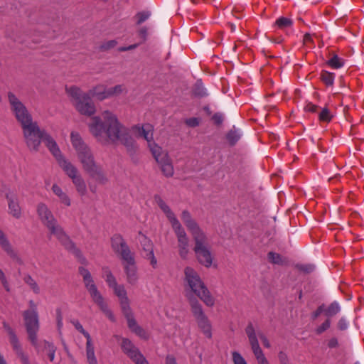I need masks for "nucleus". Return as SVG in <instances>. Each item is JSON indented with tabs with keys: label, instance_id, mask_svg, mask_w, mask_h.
<instances>
[{
	"label": "nucleus",
	"instance_id": "nucleus-1",
	"mask_svg": "<svg viewBox=\"0 0 364 364\" xmlns=\"http://www.w3.org/2000/svg\"><path fill=\"white\" fill-rule=\"evenodd\" d=\"M90 133L102 145L114 144L120 142L127 148L129 155L136 154L138 146L129 132L112 112L106 110L102 116L91 118L88 124Z\"/></svg>",
	"mask_w": 364,
	"mask_h": 364
},
{
	"label": "nucleus",
	"instance_id": "nucleus-2",
	"mask_svg": "<svg viewBox=\"0 0 364 364\" xmlns=\"http://www.w3.org/2000/svg\"><path fill=\"white\" fill-rule=\"evenodd\" d=\"M11 109L17 121L21 124L27 146L31 151H38L46 131L41 129L26 106L11 92L8 93Z\"/></svg>",
	"mask_w": 364,
	"mask_h": 364
},
{
	"label": "nucleus",
	"instance_id": "nucleus-3",
	"mask_svg": "<svg viewBox=\"0 0 364 364\" xmlns=\"http://www.w3.org/2000/svg\"><path fill=\"white\" fill-rule=\"evenodd\" d=\"M37 213L42 223L50 230V234L55 235L68 251L80 259L81 263L85 264L86 259L82 256L80 250L76 247L62 227L58 224L57 220L47 205L43 203H39L37 206Z\"/></svg>",
	"mask_w": 364,
	"mask_h": 364
},
{
	"label": "nucleus",
	"instance_id": "nucleus-4",
	"mask_svg": "<svg viewBox=\"0 0 364 364\" xmlns=\"http://www.w3.org/2000/svg\"><path fill=\"white\" fill-rule=\"evenodd\" d=\"M185 280L189 287L191 291L186 292L191 294L195 297L197 296L208 306H213L215 304V299L211 296L210 291L202 281L199 274L192 267H186L184 269Z\"/></svg>",
	"mask_w": 364,
	"mask_h": 364
},
{
	"label": "nucleus",
	"instance_id": "nucleus-5",
	"mask_svg": "<svg viewBox=\"0 0 364 364\" xmlns=\"http://www.w3.org/2000/svg\"><path fill=\"white\" fill-rule=\"evenodd\" d=\"M66 93L71 97L75 109L82 115L91 117L96 112L95 103L90 95L84 92L80 87L73 85L65 87Z\"/></svg>",
	"mask_w": 364,
	"mask_h": 364
},
{
	"label": "nucleus",
	"instance_id": "nucleus-6",
	"mask_svg": "<svg viewBox=\"0 0 364 364\" xmlns=\"http://www.w3.org/2000/svg\"><path fill=\"white\" fill-rule=\"evenodd\" d=\"M186 299L191 306V312L197 322L198 326L207 338H212V325L208 316L205 314L202 305L196 297L191 294L186 295Z\"/></svg>",
	"mask_w": 364,
	"mask_h": 364
},
{
	"label": "nucleus",
	"instance_id": "nucleus-7",
	"mask_svg": "<svg viewBox=\"0 0 364 364\" xmlns=\"http://www.w3.org/2000/svg\"><path fill=\"white\" fill-rule=\"evenodd\" d=\"M195 242L193 251L198 262L205 267L212 265L213 257L208 247L205 233L193 237Z\"/></svg>",
	"mask_w": 364,
	"mask_h": 364
},
{
	"label": "nucleus",
	"instance_id": "nucleus-8",
	"mask_svg": "<svg viewBox=\"0 0 364 364\" xmlns=\"http://www.w3.org/2000/svg\"><path fill=\"white\" fill-rule=\"evenodd\" d=\"M29 309L23 312V318L28 337L33 341H35V334H37L39 328V317L36 304L33 300L28 301Z\"/></svg>",
	"mask_w": 364,
	"mask_h": 364
},
{
	"label": "nucleus",
	"instance_id": "nucleus-9",
	"mask_svg": "<svg viewBox=\"0 0 364 364\" xmlns=\"http://www.w3.org/2000/svg\"><path fill=\"white\" fill-rule=\"evenodd\" d=\"M80 161L85 171L87 172L92 178L95 179L100 184H105L108 181L101 166L95 162L92 154L85 159H82Z\"/></svg>",
	"mask_w": 364,
	"mask_h": 364
},
{
	"label": "nucleus",
	"instance_id": "nucleus-10",
	"mask_svg": "<svg viewBox=\"0 0 364 364\" xmlns=\"http://www.w3.org/2000/svg\"><path fill=\"white\" fill-rule=\"evenodd\" d=\"M151 154L160 166L161 171L166 177H171L173 175V166L168 153L159 146H154L151 148Z\"/></svg>",
	"mask_w": 364,
	"mask_h": 364
},
{
	"label": "nucleus",
	"instance_id": "nucleus-11",
	"mask_svg": "<svg viewBox=\"0 0 364 364\" xmlns=\"http://www.w3.org/2000/svg\"><path fill=\"white\" fill-rule=\"evenodd\" d=\"M111 247L122 261L135 255L122 235L119 233L114 234L112 236Z\"/></svg>",
	"mask_w": 364,
	"mask_h": 364
},
{
	"label": "nucleus",
	"instance_id": "nucleus-12",
	"mask_svg": "<svg viewBox=\"0 0 364 364\" xmlns=\"http://www.w3.org/2000/svg\"><path fill=\"white\" fill-rule=\"evenodd\" d=\"M1 192L4 194L8 201L9 213L14 218L19 219L21 217L22 211L19 205L17 194L14 193L11 188L6 186L2 187Z\"/></svg>",
	"mask_w": 364,
	"mask_h": 364
},
{
	"label": "nucleus",
	"instance_id": "nucleus-13",
	"mask_svg": "<svg viewBox=\"0 0 364 364\" xmlns=\"http://www.w3.org/2000/svg\"><path fill=\"white\" fill-rule=\"evenodd\" d=\"M171 226L177 237L179 255L182 259H186L189 252L187 234L179 221Z\"/></svg>",
	"mask_w": 364,
	"mask_h": 364
},
{
	"label": "nucleus",
	"instance_id": "nucleus-14",
	"mask_svg": "<svg viewBox=\"0 0 364 364\" xmlns=\"http://www.w3.org/2000/svg\"><path fill=\"white\" fill-rule=\"evenodd\" d=\"M70 140L72 145L77 151V157L80 161L92 154L91 149L84 142L78 132H72L70 134Z\"/></svg>",
	"mask_w": 364,
	"mask_h": 364
},
{
	"label": "nucleus",
	"instance_id": "nucleus-15",
	"mask_svg": "<svg viewBox=\"0 0 364 364\" xmlns=\"http://www.w3.org/2000/svg\"><path fill=\"white\" fill-rule=\"evenodd\" d=\"M31 345L35 348L38 355L42 354L44 350H48V356L50 362H53L55 355L57 350L56 346L53 343L49 342L46 340L38 341L37 334H35V341H33L30 337H28Z\"/></svg>",
	"mask_w": 364,
	"mask_h": 364
},
{
	"label": "nucleus",
	"instance_id": "nucleus-16",
	"mask_svg": "<svg viewBox=\"0 0 364 364\" xmlns=\"http://www.w3.org/2000/svg\"><path fill=\"white\" fill-rule=\"evenodd\" d=\"M132 130L138 138H143L147 142L150 151L154 146H158L153 139V126L150 124H145L144 125L136 124L132 127Z\"/></svg>",
	"mask_w": 364,
	"mask_h": 364
},
{
	"label": "nucleus",
	"instance_id": "nucleus-17",
	"mask_svg": "<svg viewBox=\"0 0 364 364\" xmlns=\"http://www.w3.org/2000/svg\"><path fill=\"white\" fill-rule=\"evenodd\" d=\"M245 333L248 337L252 352L257 359V361L265 358L263 351L262 350L258 339L257 338L255 330L253 326V324L250 322L248 323L247 327L245 328Z\"/></svg>",
	"mask_w": 364,
	"mask_h": 364
},
{
	"label": "nucleus",
	"instance_id": "nucleus-18",
	"mask_svg": "<svg viewBox=\"0 0 364 364\" xmlns=\"http://www.w3.org/2000/svg\"><path fill=\"white\" fill-rule=\"evenodd\" d=\"M124 272L127 276V281L129 284L134 285L138 280L137 267L135 261V255L122 260Z\"/></svg>",
	"mask_w": 364,
	"mask_h": 364
},
{
	"label": "nucleus",
	"instance_id": "nucleus-19",
	"mask_svg": "<svg viewBox=\"0 0 364 364\" xmlns=\"http://www.w3.org/2000/svg\"><path fill=\"white\" fill-rule=\"evenodd\" d=\"M121 310L127 319L129 328L139 337L146 338V332L141 326L137 324L130 306Z\"/></svg>",
	"mask_w": 364,
	"mask_h": 364
},
{
	"label": "nucleus",
	"instance_id": "nucleus-20",
	"mask_svg": "<svg viewBox=\"0 0 364 364\" xmlns=\"http://www.w3.org/2000/svg\"><path fill=\"white\" fill-rule=\"evenodd\" d=\"M181 220L192 235L193 237L204 233L196 221L192 218L189 211L184 210L182 212Z\"/></svg>",
	"mask_w": 364,
	"mask_h": 364
},
{
	"label": "nucleus",
	"instance_id": "nucleus-21",
	"mask_svg": "<svg viewBox=\"0 0 364 364\" xmlns=\"http://www.w3.org/2000/svg\"><path fill=\"white\" fill-rule=\"evenodd\" d=\"M0 245L4 251L18 264H23V261L18 253L14 250L9 240L1 230H0Z\"/></svg>",
	"mask_w": 364,
	"mask_h": 364
},
{
	"label": "nucleus",
	"instance_id": "nucleus-22",
	"mask_svg": "<svg viewBox=\"0 0 364 364\" xmlns=\"http://www.w3.org/2000/svg\"><path fill=\"white\" fill-rule=\"evenodd\" d=\"M85 287L88 291L92 301L96 303L99 300L103 298L100 292L98 291L97 286L95 285L94 280L91 277L83 280Z\"/></svg>",
	"mask_w": 364,
	"mask_h": 364
},
{
	"label": "nucleus",
	"instance_id": "nucleus-23",
	"mask_svg": "<svg viewBox=\"0 0 364 364\" xmlns=\"http://www.w3.org/2000/svg\"><path fill=\"white\" fill-rule=\"evenodd\" d=\"M112 289L114 294L119 298L121 309L129 307V299L124 285L117 284Z\"/></svg>",
	"mask_w": 364,
	"mask_h": 364
},
{
	"label": "nucleus",
	"instance_id": "nucleus-24",
	"mask_svg": "<svg viewBox=\"0 0 364 364\" xmlns=\"http://www.w3.org/2000/svg\"><path fill=\"white\" fill-rule=\"evenodd\" d=\"M154 200L156 202L159 207L166 214L171 225L179 221L174 215V213L172 212L169 206L164 201V200L159 195L154 196Z\"/></svg>",
	"mask_w": 364,
	"mask_h": 364
},
{
	"label": "nucleus",
	"instance_id": "nucleus-25",
	"mask_svg": "<svg viewBox=\"0 0 364 364\" xmlns=\"http://www.w3.org/2000/svg\"><path fill=\"white\" fill-rule=\"evenodd\" d=\"M59 166L63 168L65 173L71 178H74L78 175V170L70 162L67 161L65 158L58 162Z\"/></svg>",
	"mask_w": 364,
	"mask_h": 364
},
{
	"label": "nucleus",
	"instance_id": "nucleus-26",
	"mask_svg": "<svg viewBox=\"0 0 364 364\" xmlns=\"http://www.w3.org/2000/svg\"><path fill=\"white\" fill-rule=\"evenodd\" d=\"M88 93L90 95V97H96L100 101L110 97L108 89L101 85H97L90 90Z\"/></svg>",
	"mask_w": 364,
	"mask_h": 364
},
{
	"label": "nucleus",
	"instance_id": "nucleus-27",
	"mask_svg": "<svg viewBox=\"0 0 364 364\" xmlns=\"http://www.w3.org/2000/svg\"><path fill=\"white\" fill-rule=\"evenodd\" d=\"M3 327L9 336V341L12 346L13 350H16L21 348L18 338L14 329L6 322H3Z\"/></svg>",
	"mask_w": 364,
	"mask_h": 364
},
{
	"label": "nucleus",
	"instance_id": "nucleus-28",
	"mask_svg": "<svg viewBox=\"0 0 364 364\" xmlns=\"http://www.w3.org/2000/svg\"><path fill=\"white\" fill-rule=\"evenodd\" d=\"M73 184L75 186L76 191L80 196H84L87 193V186L86 183L81 176V175H78L75 178L72 179Z\"/></svg>",
	"mask_w": 364,
	"mask_h": 364
},
{
	"label": "nucleus",
	"instance_id": "nucleus-29",
	"mask_svg": "<svg viewBox=\"0 0 364 364\" xmlns=\"http://www.w3.org/2000/svg\"><path fill=\"white\" fill-rule=\"evenodd\" d=\"M52 191L59 198L60 202L65 204L66 206H70L71 204L69 196L63 191L61 188L57 184H53L52 186Z\"/></svg>",
	"mask_w": 364,
	"mask_h": 364
},
{
	"label": "nucleus",
	"instance_id": "nucleus-30",
	"mask_svg": "<svg viewBox=\"0 0 364 364\" xmlns=\"http://www.w3.org/2000/svg\"><path fill=\"white\" fill-rule=\"evenodd\" d=\"M241 137V134L239 130L235 128V126L228 131L226 134V139L230 144V146H235L236 143L240 140Z\"/></svg>",
	"mask_w": 364,
	"mask_h": 364
},
{
	"label": "nucleus",
	"instance_id": "nucleus-31",
	"mask_svg": "<svg viewBox=\"0 0 364 364\" xmlns=\"http://www.w3.org/2000/svg\"><path fill=\"white\" fill-rule=\"evenodd\" d=\"M140 243L142 247L144 257L154 254V245L151 240L144 235Z\"/></svg>",
	"mask_w": 364,
	"mask_h": 364
},
{
	"label": "nucleus",
	"instance_id": "nucleus-32",
	"mask_svg": "<svg viewBox=\"0 0 364 364\" xmlns=\"http://www.w3.org/2000/svg\"><path fill=\"white\" fill-rule=\"evenodd\" d=\"M193 95L199 98L205 97L208 95L206 89L204 87L201 80H198L193 88Z\"/></svg>",
	"mask_w": 364,
	"mask_h": 364
},
{
	"label": "nucleus",
	"instance_id": "nucleus-33",
	"mask_svg": "<svg viewBox=\"0 0 364 364\" xmlns=\"http://www.w3.org/2000/svg\"><path fill=\"white\" fill-rule=\"evenodd\" d=\"M326 64L333 69H339L344 65V60L336 54H333L331 58L326 61Z\"/></svg>",
	"mask_w": 364,
	"mask_h": 364
},
{
	"label": "nucleus",
	"instance_id": "nucleus-34",
	"mask_svg": "<svg viewBox=\"0 0 364 364\" xmlns=\"http://www.w3.org/2000/svg\"><path fill=\"white\" fill-rule=\"evenodd\" d=\"M320 79L327 87H331L333 85L335 74L326 70H322L321 73Z\"/></svg>",
	"mask_w": 364,
	"mask_h": 364
},
{
	"label": "nucleus",
	"instance_id": "nucleus-35",
	"mask_svg": "<svg viewBox=\"0 0 364 364\" xmlns=\"http://www.w3.org/2000/svg\"><path fill=\"white\" fill-rule=\"evenodd\" d=\"M341 311V306L338 301H334L326 309L325 308V315L329 318V317H332L337 314H338Z\"/></svg>",
	"mask_w": 364,
	"mask_h": 364
},
{
	"label": "nucleus",
	"instance_id": "nucleus-36",
	"mask_svg": "<svg viewBox=\"0 0 364 364\" xmlns=\"http://www.w3.org/2000/svg\"><path fill=\"white\" fill-rule=\"evenodd\" d=\"M95 304L99 306L100 310L105 314V315L108 317V318L110 321H115L114 316L112 314V311L109 309L107 304L104 300V298L101 299V300H99Z\"/></svg>",
	"mask_w": 364,
	"mask_h": 364
},
{
	"label": "nucleus",
	"instance_id": "nucleus-37",
	"mask_svg": "<svg viewBox=\"0 0 364 364\" xmlns=\"http://www.w3.org/2000/svg\"><path fill=\"white\" fill-rule=\"evenodd\" d=\"M102 271L105 274V281L109 287L112 289L113 287L118 284L114 276L113 275V274L112 273L108 267H104L102 268Z\"/></svg>",
	"mask_w": 364,
	"mask_h": 364
},
{
	"label": "nucleus",
	"instance_id": "nucleus-38",
	"mask_svg": "<svg viewBox=\"0 0 364 364\" xmlns=\"http://www.w3.org/2000/svg\"><path fill=\"white\" fill-rule=\"evenodd\" d=\"M275 25L280 29L289 28L293 25V21L287 17L281 16L275 21Z\"/></svg>",
	"mask_w": 364,
	"mask_h": 364
},
{
	"label": "nucleus",
	"instance_id": "nucleus-39",
	"mask_svg": "<svg viewBox=\"0 0 364 364\" xmlns=\"http://www.w3.org/2000/svg\"><path fill=\"white\" fill-rule=\"evenodd\" d=\"M86 355L87 361L97 359L95 355V348L92 343L91 338L86 339Z\"/></svg>",
	"mask_w": 364,
	"mask_h": 364
},
{
	"label": "nucleus",
	"instance_id": "nucleus-40",
	"mask_svg": "<svg viewBox=\"0 0 364 364\" xmlns=\"http://www.w3.org/2000/svg\"><path fill=\"white\" fill-rule=\"evenodd\" d=\"M24 282L28 284L35 294H39L40 288L36 282L29 274H26L23 278Z\"/></svg>",
	"mask_w": 364,
	"mask_h": 364
},
{
	"label": "nucleus",
	"instance_id": "nucleus-41",
	"mask_svg": "<svg viewBox=\"0 0 364 364\" xmlns=\"http://www.w3.org/2000/svg\"><path fill=\"white\" fill-rule=\"evenodd\" d=\"M267 259L272 264L279 265H282L284 264V261L281 255L274 252H269L267 254Z\"/></svg>",
	"mask_w": 364,
	"mask_h": 364
},
{
	"label": "nucleus",
	"instance_id": "nucleus-42",
	"mask_svg": "<svg viewBox=\"0 0 364 364\" xmlns=\"http://www.w3.org/2000/svg\"><path fill=\"white\" fill-rule=\"evenodd\" d=\"M332 114L326 107L323 108L318 114V119L321 122H329L332 119Z\"/></svg>",
	"mask_w": 364,
	"mask_h": 364
},
{
	"label": "nucleus",
	"instance_id": "nucleus-43",
	"mask_svg": "<svg viewBox=\"0 0 364 364\" xmlns=\"http://www.w3.org/2000/svg\"><path fill=\"white\" fill-rule=\"evenodd\" d=\"M48 150L50 151V153L53 155V156L55 158L56 161L58 162L60 161L61 159H63V158H65L62 154H61V151L58 147V145L57 144V143L55 144H53V145L51 146V147H50L48 149Z\"/></svg>",
	"mask_w": 364,
	"mask_h": 364
},
{
	"label": "nucleus",
	"instance_id": "nucleus-44",
	"mask_svg": "<svg viewBox=\"0 0 364 364\" xmlns=\"http://www.w3.org/2000/svg\"><path fill=\"white\" fill-rule=\"evenodd\" d=\"M296 268L304 273L309 274L315 269V265L312 264H297Z\"/></svg>",
	"mask_w": 364,
	"mask_h": 364
},
{
	"label": "nucleus",
	"instance_id": "nucleus-45",
	"mask_svg": "<svg viewBox=\"0 0 364 364\" xmlns=\"http://www.w3.org/2000/svg\"><path fill=\"white\" fill-rule=\"evenodd\" d=\"M70 322L75 326L76 330L81 333L86 339L91 338L90 333L83 328L82 324L77 319H73Z\"/></svg>",
	"mask_w": 364,
	"mask_h": 364
},
{
	"label": "nucleus",
	"instance_id": "nucleus-46",
	"mask_svg": "<svg viewBox=\"0 0 364 364\" xmlns=\"http://www.w3.org/2000/svg\"><path fill=\"white\" fill-rule=\"evenodd\" d=\"M134 347H135L134 344L129 338H122V343H121V348L124 353L131 350Z\"/></svg>",
	"mask_w": 364,
	"mask_h": 364
},
{
	"label": "nucleus",
	"instance_id": "nucleus-47",
	"mask_svg": "<svg viewBox=\"0 0 364 364\" xmlns=\"http://www.w3.org/2000/svg\"><path fill=\"white\" fill-rule=\"evenodd\" d=\"M151 16V12L150 11H140V12H138L135 17L137 18V21H136V24L137 25H140L142 23H144L145 21H146L149 16Z\"/></svg>",
	"mask_w": 364,
	"mask_h": 364
},
{
	"label": "nucleus",
	"instance_id": "nucleus-48",
	"mask_svg": "<svg viewBox=\"0 0 364 364\" xmlns=\"http://www.w3.org/2000/svg\"><path fill=\"white\" fill-rule=\"evenodd\" d=\"M331 321L330 320V318H326L325 320V321L321 324L319 326H318L316 328V334L318 335H320L321 333H323V332H325L327 329H328L331 326Z\"/></svg>",
	"mask_w": 364,
	"mask_h": 364
},
{
	"label": "nucleus",
	"instance_id": "nucleus-49",
	"mask_svg": "<svg viewBox=\"0 0 364 364\" xmlns=\"http://www.w3.org/2000/svg\"><path fill=\"white\" fill-rule=\"evenodd\" d=\"M18 358L21 360L22 364H31L28 356L23 352L22 348L14 350Z\"/></svg>",
	"mask_w": 364,
	"mask_h": 364
},
{
	"label": "nucleus",
	"instance_id": "nucleus-50",
	"mask_svg": "<svg viewBox=\"0 0 364 364\" xmlns=\"http://www.w3.org/2000/svg\"><path fill=\"white\" fill-rule=\"evenodd\" d=\"M133 362L138 359L142 353L136 346L125 353Z\"/></svg>",
	"mask_w": 364,
	"mask_h": 364
},
{
	"label": "nucleus",
	"instance_id": "nucleus-51",
	"mask_svg": "<svg viewBox=\"0 0 364 364\" xmlns=\"http://www.w3.org/2000/svg\"><path fill=\"white\" fill-rule=\"evenodd\" d=\"M232 361L234 364H247L241 354L237 351L232 353Z\"/></svg>",
	"mask_w": 364,
	"mask_h": 364
},
{
	"label": "nucleus",
	"instance_id": "nucleus-52",
	"mask_svg": "<svg viewBox=\"0 0 364 364\" xmlns=\"http://www.w3.org/2000/svg\"><path fill=\"white\" fill-rule=\"evenodd\" d=\"M211 119L214 124L219 127L223 124L224 121V115L221 112H216L212 116Z\"/></svg>",
	"mask_w": 364,
	"mask_h": 364
},
{
	"label": "nucleus",
	"instance_id": "nucleus-53",
	"mask_svg": "<svg viewBox=\"0 0 364 364\" xmlns=\"http://www.w3.org/2000/svg\"><path fill=\"white\" fill-rule=\"evenodd\" d=\"M117 44V41L115 40H110L107 42H105L100 46V50L101 51H106L114 47H115Z\"/></svg>",
	"mask_w": 364,
	"mask_h": 364
},
{
	"label": "nucleus",
	"instance_id": "nucleus-54",
	"mask_svg": "<svg viewBox=\"0 0 364 364\" xmlns=\"http://www.w3.org/2000/svg\"><path fill=\"white\" fill-rule=\"evenodd\" d=\"M43 139V142L46 144L48 149L51 147V146L53 144H55L56 141L54 140V139L46 132V134H44Z\"/></svg>",
	"mask_w": 364,
	"mask_h": 364
},
{
	"label": "nucleus",
	"instance_id": "nucleus-55",
	"mask_svg": "<svg viewBox=\"0 0 364 364\" xmlns=\"http://www.w3.org/2000/svg\"><path fill=\"white\" fill-rule=\"evenodd\" d=\"M322 313L325 314V304H323L318 306V308L314 311L311 315V318L312 320L316 319Z\"/></svg>",
	"mask_w": 364,
	"mask_h": 364
},
{
	"label": "nucleus",
	"instance_id": "nucleus-56",
	"mask_svg": "<svg viewBox=\"0 0 364 364\" xmlns=\"http://www.w3.org/2000/svg\"><path fill=\"white\" fill-rule=\"evenodd\" d=\"M108 90H109V94L110 97H112V96L117 95L122 93L123 88H122V85H117L114 87L108 88Z\"/></svg>",
	"mask_w": 364,
	"mask_h": 364
},
{
	"label": "nucleus",
	"instance_id": "nucleus-57",
	"mask_svg": "<svg viewBox=\"0 0 364 364\" xmlns=\"http://www.w3.org/2000/svg\"><path fill=\"white\" fill-rule=\"evenodd\" d=\"M0 280L1 282V284L5 289V290L8 292L10 291V287L9 284L7 281V279L4 273V272L0 269Z\"/></svg>",
	"mask_w": 364,
	"mask_h": 364
},
{
	"label": "nucleus",
	"instance_id": "nucleus-58",
	"mask_svg": "<svg viewBox=\"0 0 364 364\" xmlns=\"http://www.w3.org/2000/svg\"><path fill=\"white\" fill-rule=\"evenodd\" d=\"M348 322L345 317H341L337 323V327L340 331H346L348 328Z\"/></svg>",
	"mask_w": 364,
	"mask_h": 364
},
{
	"label": "nucleus",
	"instance_id": "nucleus-59",
	"mask_svg": "<svg viewBox=\"0 0 364 364\" xmlns=\"http://www.w3.org/2000/svg\"><path fill=\"white\" fill-rule=\"evenodd\" d=\"M139 36H140V38H141V41L140 43H144L146 39H147V35H148V30H147V28L144 26V27H141L139 30Z\"/></svg>",
	"mask_w": 364,
	"mask_h": 364
},
{
	"label": "nucleus",
	"instance_id": "nucleus-60",
	"mask_svg": "<svg viewBox=\"0 0 364 364\" xmlns=\"http://www.w3.org/2000/svg\"><path fill=\"white\" fill-rule=\"evenodd\" d=\"M278 358L280 364H289V358L284 352L280 351L278 354Z\"/></svg>",
	"mask_w": 364,
	"mask_h": 364
},
{
	"label": "nucleus",
	"instance_id": "nucleus-61",
	"mask_svg": "<svg viewBox=\"0 0 364 364\" xmlns=\"http://www.w3.org/2000/svg\"><path fill=\"white\" fill-rule=\"evenodd\" d=\"M186 124L191 127H196L199 125V119L196 117H191L186 120Z\"/></svg>",
	"mask_w": 364,
	"mask_h": 364
},
{
	"label": "nucleus",
	"instance_id": "nucleus-62",
	"mask_svg": "<svg viewBox=\"0 0 364 364\" xmlns=\"http://www.w3.org/2000/svg\"><path fill=\"white\" fill-rule=\"evenodd\" d=\"M78 272L82 277L83 280L91 277V274L89 270L83 267H80L78 268Z\"/></svg>",
	"mask_w": 364,
	"mask_h": 364
},
{
	"label": "nucleus",
	"instance_id": "nucleus-63",
	"mask_svg": "<svg viewBox=\"0 0 364 364\" xmlns=\"http://www.w3.org/2000/svg\"><path fill=\"white\" fill-rule=\"evenodd\" d=\"M318 109V106L314 105L311 102L307 103L306 105L304 107L305 111L312 112V113L316 112Z\"/></svg>",
	"mask_w": 364,
	"mask_h": 364
},
{
	"label": "nucleus",
	"instance_id": "nucleus-64",
	"mask_svg": "<svg viewBox=\"0 0 364 364\" xmlns=\"http://www.w3.org/2000/svg\"><path fill=\"white\" fill-rule=\"evenodd\" d=\"M259 337L265 348H269L271 347L270 343L264 334H263L262 333H259Z\"/></svg>",
	"mask_w": 364,
	"mask_h": 364
}]
</instances>
